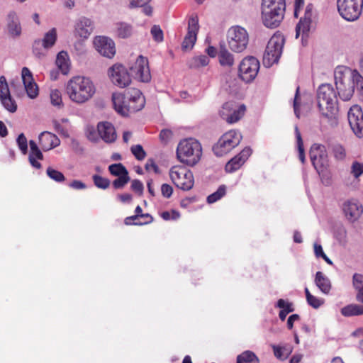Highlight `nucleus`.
<instances>
[{"mask_svg": "<svg viewBox=\"0 0 363 363\" xmlns=\"http://www.w3.org/2000/svg\"><path fill=\"white\" fill-rule=\"evenodd\" d=\"M69 186L76 190H81L86 188V185L79 180H73L69 184Z\"/></svg>", "mask_w": 363, "mask_h": 363, "instance_id": "nucleus-64", "label": "nucleus"}, {"mask_svg": "<svg viewBox=\"0 0 363 363\" xmlns=\"http://www.w3.org/2000/svg\"><path fill=\"white\" fill-rule=\"evenodd\" d=\"M162 195L165 198H169L172 195L173 188L168 184H163L161 186Z\"/></svg>", "mask_w": 363, "mask_h": 363, "instance_id": "nucleus-58", "label": "nucleus"}, {"mask_svg": "<svg viewBox=\"0 0 363 363\" xmlns=\"http://www.w3.org/2000/svg\"><path fill=\"white\" fill-rule=\"evenodd\" d=\"M277 307L281 308L282 310H285V311L292 310V311H294V308L292 306V304L284 299H279L277 301Z\"/></svg>", "mask_w": 363, "mask_h": 363, "instance_id": "nucleus-63", "label": "nucleus"}, {"mask_svg": "<svg viewBox=\"0 0 363 363\" xmlns=\"http://www.w3.org/2000/svg\"><path fill=\"white\" fill-rule=\"evenodd\" d=\"M310 158L317 172L319 174L323 172L328 165V155L325 146L313 144L310 150Z\"/></svg>", "mask_w": 363, "mask_h": 363, "instance_id": "nucleus-15", "label": "nucleus"}, {"mask_svg": "<svg viewBox=\"0 0 363 363\" xmlns=\"http://www.w3.org/2000/svg\"><path fill=\"white\" fill-rule=\"evenodd\" d=\"M354 76H356L354 79L357 91L361 96H363V77L357 70L356 73H354Z\"/></svg>", "mask_w": 363, "mask_h": 363, "instance_id": "nucleus-56", "label": "nucleus"}, {"mask_svg": "<svg viewBox=\"0 0 363 363\" xmlns=\"http://www.w3.org/2000/svg\"><path fill=\"white\" fill-rule=\"evenodd\" d=\"M286 8L285 0H262L261 19L269 28H275L281 23Z\"/></svg>", "mask_w": 363, "mask_h": 363, "instance_id": "nucleus-3", "label": "nucleus"}, {"mask_svg": "<svg viewBox=\"0 0 363 363\" xmlns=\"http://www.w3.org/2000/svg\"><path fill=\"white\" fill-rule=\"evenodd\" d=\"M126 98L131 113L141 110L145 106V98L138 89H128L126 91Z\"/></svg>", "mask_w": 363, "mask_h": 363, "instance_id": "nucleus-23", "label": "nucleus"}, {"mask_svg": "<svg viewBox=\"0 0 363 363\" xmlns=\"http://www.w3.org/2000/svg\"><path fill=\"white\" fill-rule=\"evenodd\" d=\"M129 180L130 177L128 174L122 175V177H118L113 181V185L116 189H121L128 182Z\"/></svg>", "mask_w": 363, "mask_h": 363, "instance_id": "nucleus-54", "label": "nucleus"}, {"mask_svg": "<svg viewBox=\"0 0 363 363\" xmlns=\"http://www.w3.org/2000/svg\"><path fill=\"white\" fill-rule=\"evenodd\" d=\"M8 28L13 36H18L21 32L18 17L16 12L11 11L8 14Z\"/></svg>", "mask_w": 363, "mask_h": 363, "instance_id": "nucleus-32", "label": "nucleus"}, {"mask_svg": "<svg viewBox=\"0 0 363 363\" xmlns=\"http://www.w3.org/2000/svg\"><path fill=\"white\" fill-rule=\"evenodd\" d=\"M172 132L170 130L164 129L160 133V138L162 143H167L172 138Z\"/></svg>", "mask_w": 363, "mask_h": 363, "instance_id": "nucleus-60", "label": "nucleus"}, {"mask_svg": "<svg viewBox=\"0 0 363 363\" xmlns=\"http://www.w3.org/2000/svg\"><path fill=\"white\" fill-rule=\"evenodd\" d=\"M313 248L314 253L316 257H322L328 264H333V262L324 253L323 247L320 244L315 242L313 244Z\"/></svg>", "mask_w": 363, "mask_h": 363, "instance_id": "nucleus-49", "label": "nucleus"}, {"mask_svg": "<svg viewBox=\"0 0 363 363\" xmlns=\"http://www.w3.org/2000/svg\"><path fill=\"white\" fill-rule=\"evenodd\" d=\"M314 281L315 285L322 293L325 294L330 293L332 288L330 280L323 272H316Z\"/></svg>", "mask_w": 363, "mask_h": 363, "instance_id": "nucleus-30", "label": "nucleus"}, {"mask_svg": "<svg viewBox=\"0 0 363 363\" xmlns=\"http://www.w3.org/2000/svg\"><path fill=\"white\" fill-rule=\"evenodd\" d=\"M56 65L63 74H67L70 69V60L67 52H60L56 57Z\"/></svg>", "mask_w": 363, "mask_h": 363, "instance_id": "nucleus-31", "label": "nucleus"}, {"mask_svg": "<svg viewBox=\"0 0 363 363\" xmlns=\"http://www.w3.org/2000/svg\"><path fill=\"white\" fill-rule=\"evenodd\" d=\"M317 103L320 113L333 118L337 113V93L330 84H321L317 90Z\"/></svg>", "mask_w": 363, "mask_h": 363, "instance_id": "nucleus-4", "label": "nucleus"}, {"mask_svg": "<svg viewBox=\"0 0 363 363\" xmlns=\"http://www.w3.org/2000/svg\"><path fill=\"white\" fill-rule=\"evenodd\" d=\"M344 316H352L363 314V306L357 304H350L341 309Z\"/></svg>", "mask_w": 363, "mask_h": 363, "instance_id": "nucleus-38", "label": "nucleus"}, {"mask_svg": "<svg viewBox=\"0 0 363 363\" xmlns=\"http://www.w3.org/2000/svg\"><path fill=\"white\" fill-rule=\"evenodd\" d=\"M349 124L353 133L358 137L363 136V113L358 105L352 106L347 114Z\"/></svg>", "mask_w": 363, "mask_h": 363, "instance_id": "nucleus-16", "label": "nucleus"}, {"mask_svg": "<svg viewBox=\"0 0 363 363\" xmlns=\"http://www.w3.org/2000/svg\"><path fill=\"white\" fill-rule=\"evenodd\" d=\"M202 147L200 143L194 138H186L181 140L177 148V157L183 164L194 166L201 160Z\"/></svg>", "mask_w": 363, "mask_h": 363, "instance_id": "nucleus-5", "label": "nucleus"}, {"mask_svg": "<svg viewBox=\"0 0 363 363\" xmlns=\"http://www.w3.org/2000/svg\"><path fill=\"white\" fill-rule=\"evenodd\" d=\"M93 30V21L84 16L80 17L74 25V35L82 39L88 38Z\"/></svg>", "mask_w": 363, "mask_h": 363, "instance_id": "nucleus-22", "label": "nucleus"}, {"mask_svg": "<svg viewBox=\"0 0 363 363\" xmlns=\"http://www.w3.org/2000/svg\"><path fill=\"white\" fill-rule=\"evenodd\" d=\"M307 300L308 303L314 308H319L323 304V299L319 298L313 295H311Z\"/></svg>", "mask_w": 363, "mask_h": 363, "instance_id": "nucleus-57", "label": "nucleus"}, {"mask_svg": "<svg viewBox=\"0 0 363 363\" xmlns=\"http://www.w3.org/2000/svg\"><path fill=\"white\" fill-rule=\"evenodd\" d=\"M150 33L155 42L161 43L163 41L164 34L160 26L154 25L150 29Z\"/></svg>", "mask_w": 363, "mask_h": 363, "instance_id": "nucleus-47", "label": "nucleus"}, {"mask_svg": "<svg viewBox=\"0 0 363 363\" xmlns=\"http://www.w3.org/2000/svg\"><path fill=\"white\" fill-rule=\"evenodd\" d=\"M295 135L296 138V143H297V148L298 151V157L299 160L302 163L305 162V154H304V148H303V144L302 138L301 135V133L298 128L297 126L295 127Z\"/></svg>", "mask_w": 363, "mask_h": 363, "instance_id": "nucleus-43", "label": "nucleus"}, {"mask_svg": "<svg viewBox=\"0 0 363 363\" xmlns=\"http://www.w3.org/2000/svg\"><path fill=\"white\" fill-rule=\"evenodd\" d=\"M57 40V31L55 28H52L45 34L43 39L35 42V49L37 46L42 45L44 48L48 49L54 45Z\"/></svg>", "mask_w": 363, "mask_h": 363, "instance_id": "nucleus-33", "label": "nucleus"}, {"mask_svg": "<svg viewBox=\"0 0 363 363\" xmlns=\"http://www.w3.org/2000/svg\"><path fill=\"white\" fill-rule=\"evenodd\" d=\"M108 75L113 84L121 88L128 86L131 82L128 70L120 64H116L111 67L108 69Z\"/></svg>", "mask_w": 363, "mask_h": 363, "instance_id": "nucleus-14", "label": "nucleus"}, {"mask_svg": "<svg viewBox=\"0 0 363 363\" xmlns=\"http://www.w3.org/2000/svg\"><path fill=\"white\" fill-rule=\"evenodd\" d=\"M151 0H128V7L130 9H135L139 6H145L148 4Z\"/></svg>", "mask_w": 363, "mask_h": 363, "instance_id": "nucleus-61", "label": "nucleus"}, {"mask_svg": "<svg viewBox=\"0 0 363 363\" xmlns=\"http://www.w3.org/2000/svg\"><path fill=\"white\" fill-rule=\"evenodd\" d=\"M245 110V105L238 106L233 102H227L223 105L219 114L228 123H234L244 116Z\"/></svg>", "mask_w": 363, "mask_h": 363, "instance_id": "nucleus-13", "label": "nucleus"}, {"mask_svg": "<svg viewBox=\"0 0 363 363\" xmlns=\"http://www.w3.org/2000/svg\"><path fill=\"white\" fill-rule=\"evenodd\" d=\"M161 217L165 220H176L179 218L180 213L175 210H172L170 211H164L161 213Z\"/></svg>", "mask_w": 363, "mask_h": 363, "instance_id": "nucleus-53", "label": "nucleus"}, {"mask_svg": "<svg viewBox=\"0 0 363 363\" xmlns=\"http://www.w3.org/2000/svg\"><path fill=\"white\" fill-rule=\"evenodd\" d=\"M259 359L252 351L246 350L237 357V363H259Z\"/></svg>", "mask_w": 363, "mask_h": 363, "instance_id": "nucleus-35", "label": "nucleus"}, {"mask_svg": "<svg viewBox=\"0 0 363 363\" xmlns=\"http://www.w3.org/2000/svg\"><path fill=\"white\" fill-rule=\"evenodd\" d=\"M131 189L133 191L141 194L143 191V184L140 181L135 179L132 182Z\"/></svg>", "mask_w": 363, "mask_h": 363, "instance_id": "nucleus-62", "label": "nucleus"}, {"mask_svg": "<svg viewBox=\"0 0 363 363\" xmlns=\"http://www.w3.org/2000/svg\"><path fill=\"white\" fill-rule=\"evenodd\" d=\"M0 101L4 108L10 113L17 110V104L10 94L8 83L4 76L0 77Z\"/></svg>", "mask_w": 363, "mask_h": 363, "instance_id": "nucleus-17", "label": "nucleus"}, {"mask_svg": "<svg viewBox=\"0 0 363 363\" xmlns=\"http://www.w3.org/2000/svg\"><path fill=\"white\" fill-rule=\"evenodd\" d=\"M274 356L280 359H286L292 352L293 347L290 345H284L283 346L272 345Z\"/></svg>", "mask_w": 363, "mask_h": 363, "instance_id": "nucleus-34", "label": "nucleus"}, {"mask_svg": "<svg viewBox=\"0 0 363 363\" xmlns=\"http://www.w3.org/2000/svg\"><path fill=\"white\" fill-rule=\"evenodd\" d=\"M351 174L355 178H358L363 174V164L357 162H354L351 167Z\"/></svg>", "mask_w": 363, "mask_h": 363, "instance_id": "nucleus-55", "label": "nucleus"}, {"mask_svg": "<svg viewBox=\"0 0 363 363\" xmlns=\"http://www.w3.org/2000/svg\"><path fill=\"white\" fill-rule=\"evenodd\" d=\"M65 91L73 103L83 104L94 96L96 86L89 77L79 75L68 80L65 86Z\"/></svg>", "mask_w": 363, "mask_h": 363, "instance_id": "nucleus-1", "label": "nucleus"}, {"mask_svg": "<svg viewBox=\"0 0 363 363\" xmlns=\"http://www.w3.org/2000/svg\"><path fill=\"white\" fill-rule=\"evenodd\" d=\"M135 213H136V215L135 216H130V217H128L125 219V223L126 225H131V224H134V225H142L143 223H139V222H134V223H132L131 221L132 220H138L139 217H150V219L152 220V217H150L148 214H141L142 213V208L140 206H138L135 208Z\"/></svg>", "mask_w": 363, "mask_h": 363, "instance_id": "nucleus-46", "label": "nucleus"}, {"mask_svg": "<svg viewBox=\"0 0 363 363\" xmlns=\"http://www.w3.org/2000/svg\"><path fill=\"white\" fill-rule=\"evenodd\" d=\"M199 29V19L196 16H192L189 19L188 32L184 39L182 48L184 50H191L196 41Z\"/></svg>", "mask_w": 363, "mask_h": 363, "instance_id": "nucleus-18", "label": "nucleus"}, {"mask_svg": "<svg viewBox=\"0 0 363 363\" xmlns=\"http://www.w3.org/2000/svg\"><path fill=\"white\" fill-rule=\"evenodd\" d=\"M99 136L95 131V129L93 127H89L86 129V137L87 138L92 142H97L99 140Z\"/></svg>", "mask_w": 363, "mask_h": 363, "instance_id": "nucleus-59", "label": "nucleus"}, {"mask_svg": "<svg viewBox=\"0 0 363 363\" xmlns=\"http://www.w3.org/2000/svg\"><path fill=\"white\" fill-rule=\"evenodd\" d=\"M209 63V58L206 55L196 56L190 59L188 65L190 68L198 69L207 66Z\"/></svg>", "mask_w": 363, "mask_h": 363, "instance_id": "nucleus-37", "label": "nucleus"}, {"mask_svg": "<svg viewBox=\"0 0 363 363\" xmlns=\"http://www.w3.org/2000/svg\"><path fill=\"white\" fill-rule=\"evenodd\" d=\"M311 21L301 18L296 28V38L302 35V39L307 35L310 29Z\"/></svg>", "mask_w": 363, "mask_h": 363, "instance_id": "nucleus-39", "label": "nucleus"}, {"mask_svg": "<svg viewBox=\"0 0 363 363\" xmlns=\"http://www.w3.org/2000/svg\"><path fill=\"white\" fill-rule=\"evenodd\" d=\"M130 70L132 76L142 82H149L151 80V74L148 60L146 57L140 55L130 66Z\"/></svg>", "mask_w": 363, "mask_h": 363, "instance_id": "nucleus-12", "label": "nucleus"}, {"mask_svg": "<svg viewBox=\"0 0 363 363\" xmlns=\"http://www.w3.org/2000/svg\"><path fill=\"white\" fill-rule=\"evenodd\" d=\"M226 193V186L221 185L218 187L216 191L211 194L207 197V202L208 203H213L220 200Z\"/></svg>", "mask_w": 363, "mask_h": 363, "instance_id": "nucleus-44", "label": "nucleus"}, {"mask_svg": "<svg viewBox=\"0 0 363 363\" xmlns=\"http://www.w3.org/2000/svg\"><path fill=\"white\" fill-rule=\"evenodd\" d=\"M113 32L120 38H128L134 33L133 26L124 21H118L113 24Z\"/></svg>", "mask_w": 363, "mask_h": 363, "instance_id": "nucleus-29", "label": "nucleus"}, {"mask_svg": "<svg viewBox=\"0 0 363 363\" xmlns=\"http://www.w3.org/2000/svg\"><path fill=\"white\" fill-rule=\"evenodd\" d=\"M218 59L221 67L226 69H231L235 65V57L225 45L220 47L218 52Z\"/></svg>", "mask_w": 363, "mask_h": 363, "instance_id": "nucleus-28", "label": "nucleus"}, {"mask_svg": "<svg viewBox=\"0 0 363 363\" xmlns=\"http://www.w3.org/2000/svg\"><path fill=\"white\" fill-rule=\"evenodd\" d=\"M352 283L358 292L357 299L363 303V275L357 273L354 274L352 277Z\"/></svg>", "mask_w": 363, "mask_h": 363, "instance_id": "nucleus-36", "label": "nucleus"}, {"mask_svg": "<svg viewBox=\"0 0 363 363\" xmlns=\"http://www.w3.org/2000/svg\"><path fill=\"white\" fill-rule=\"evenodd\" d=\"M97 132L100 138L107 143L114 142L117 138L114 126L108 121L99 122L97 125Z\"/></svg>", "mask_w": 363, "mask_h": 363, "instance_id": "nucleus-24", "label": "nucleus"}, {"mask_svg": "<svg viewBox=\"0 0 363 363\" xmlns=\"http://www.w3.org/2000/svg\"><path fill=\"white\" fill-rule=\"evenodd\" d=\"M260 64L255 57H244L238 66V77L246 83L252 82L257 77Z\"/></svg>", "mask_w": 363, "mask_h": 363, "instance_id": "nucleus-11", "label": "nucleus"}, {"mask_svg": "<svg viewBox=\"0 0 363 363\" xmlns=\"http://www.w3.org/2000/svg\"><path fill=\"white\" fill-rule=\"evenodd\" d=\"M227 41L230 50L240 53L247 48L249 35L244 28L238 26H233L228 30Z\"/></svg>", "mask_w": 363, "mask_h": 363, "instance_id": "nucleus-7", "label": "nucleus"}, {"mask_svg": "<svg viewBox=\"0 0 363 363\" xmlns=\"http://www.w3.org/2000/svg\"><path fill=\"white\" fill-rule=\"evenodd\" d=\"M169 175L172 182L183 191H189L194 186L193 173L183 166H173L169 171Z\"/></svg>", "mask_w": 363, "mask_h": 363, "instance_id": "nucleus-6", "label": "nucleus"}, {"mask_svg": "<svg viewBox=\"0 0 363 363\" xmlns=\"http://www.w3.org/2000/svg\"><path fill=\"white\" fill-rule=\"evenodd\" d=\"M28 159L30 164L33 167L36 169L41 168V164L37 161V160H42L43 159V155L40 149L30 151Z\"/></svg>", "mask_w": 363, "mask_h": 363, "instance_id": "nucleus-40", "label": "nucleus"}, {"mask_svg": "<svg viewBox=\"0 0 363 363\" xmlns=\"http://www.w3.org/2000/svg\"><path fill=\"white\" fill-rule=\"evenodd\" d=\"M108 169L111 174L118 177L128 174L126 168L121 163L111 164L108 167Z\"/></svg>", "mask_w": 363, "mask_h": 363, "instance_id": "nucleus-45", "label": "nucleus"}, {"mask_svg": "<svg viewBox=\"0 0 363 363\" xmlns=\"http://www.w3.org/2000/svg\"><path fill=\"white\" fill-rule=\"evenodd\" d=\"M96 50L103 56L112 58L116 54L115 43L112 39L105 36H97L94 40Z\"/></svg>", "mask_w": 363, "mask_h": 363, "instance_id": "nucleus-19", "label": "nucleus"}, {"mask_svg": "<svg viewBox=\"0 0 363 363\" xmlns=\"http://www.w3.org/2000/svg\"><path fill=\"white\" fill-rule=\"evenodd\" d=\"M284 38L280 34L274 35L269 40L263 57V63L271 67L279 61L284 45Z\"/></svg>", "mask_w": 363, "mask_h": 363, "instance_id": "nucleus-8", "label": "nucleus"}, {"mask_svg": "<svg viewBox=\"0 0 363 363\" xmlns=\"http://www.w3.org/2000/svg\"><path fill=\"white\" fill-rule=\"evenodd\" d=\"M92 178L94 184L98 188L106 189L109 186L110 181L108 179L96 174L94 175Z\"/></svg>", "mask_w": 363, "mask_h": 363, "instance_id": "nucleus-48", "label": "nucleus"}, {"mask_svg": "<svg viewBox=\"0 0 363 363\" xmlns=\"http://www.w3.org/2000/svg\"><path fill=\"white\" fill-rule=\"evenodd\" d=\"M354 73L356 70L345 66H338L335 69L336 89L340 98L344 101H350L354 94L356 86Z\"/></svg>", "mask_w": 363, "mask_h": 363, "instance_id": "nucleus-2", "label": "nucleus"}, {"mask_svg": "<svg viewBox=\"0 0 363 363\" xmlns=\"http://www.w3.org/2000/svg\"><path fill=\"white\" fill-rule=\"evenodd\" d=\"M39 144L43 151L50 150L60 144V140L55 134L45 131L39 135Z\"/></svg>", "mask_w": 363, "mask_h": 363, "instance_id": "nucleus-27", "label": "nucleus"}, {"mask_svg": "<svg viewBox=\"0 0 363 363\" xmlns=\"http://www.w3.org/2000/svg\"><path fill=\"white\" fill-rule=\"evenodd\" d=\"M21 78L27 96L31 99H35L39 94L38 86L28 67H25L22 69Z\"/></svg>", "mask_w": 363, "mask_h": 363, "instance_id": "nucleus-21", "label": "nucleus"}, {"mask_svg": "<svg viewBox=\"0 0 363 363\" xmlns=\"http://www.w3.org/2000/svg\"><path fill=\"white\" fill-rule=\"evenodd\" d=\"M131 152L138 160H142L145 157V152L140 145H136L131 147Z\"/></svg>", "mask_w": 363, "mask_h": 363, "instance_id": "nucleus-52", "label": "nucleus"}, {"mask_svg": "<svg viewBox=\"0 0 363 363\" xmlns=\"http://www.w3.org/2000/svg\"><path fill=\"white\" fill-rule=\"evenodd\" d=\"M251 154L252 150L250 147L244 148L238 155L235 156L226 164V172L231 173L240 169Z\"/></svg>", "mask_w": 363, "mask_h": 363, "instance_id": "nucleus-25", "label": "nucleus"}, {"mask_svg": "<svg viewBox=\"0 0 363 363\" xmlns=\"http://www.w3.org/2000/svg\"><path fill=\"white\" fill-rule=\"evenodd\" d=\"M333 153L334 157L338 160H342L346 156L345 148L339 144L334 145L333 147Z\"/></svg>", "mask_w": 363, "mask_h": 363, "instance_id": "nucleus-50", "label": "nucleus"}, {"mask_svg": "<svg viewBox=\"0 0 363 363\" xmlns=\"http://www.w3.org/2000/svg\"><path fill=\"white\" fill-rule=\"evenodd\" d=\"M16 143L21 152L26 155L28 150V141L23 133H21L18 135Z\"/></svg>", "mask_w": 363, "mask_h": 363, "instance_id": "nucleus-51", "label": "nucleus"}, {"mask_svg": "<svg viewBox=\"0 0 363 363\" xmlns=\"http://www.w3.org/2000/svg\"><path fill=\"white\" fill-rule=\"evenodd\" d=\"M46 174L50 179L56 182L61 183L65 181V177L64 174L61 172L51 167H48L47 168Z\"/></svg>", "mask_w": 363, "mask_h": 363, "instance_id": "nucleus-42", "label": "nucleus"}, {"mask_svg": "<svg viewBox=\"0 0 363 363\" xmlns=\"http://www.w3.org/2000/svg\"><path fill=\"white\" fill-rule=\"evenodd\" d=\"M242 139L240 132L235 130H231L225 133L219 139L218 143L213 146L214 153L219 157H222L235 147Z\"/></svg>", "mask_w": 363, "mask_h": 363, "instance_id": "nucleus-10", "label": "nucleus"}, {"mask_svg": "<svg viewBox=\"0 0 363 363\" xmlns=\"http://www.w3.org/2000/svg\"><path fill=\"white\" fill-rule=\"evenodd\" d=\"M50 102L52 106L61 108L63 107L62 94L58 89H52L50 94Z\"/></svg>", "mask_w": 363, "mask_h": 363, "instance_id": "nucleus-41", "label": "nucleus"}, {"mask_svg": "<svg viewBox=\"0 0 363 363\" xmlns=\"http://www.w3.org/2000/svg\"><path fill=\"white\" fill-rule=\"evenodd\" d=\"M337 7L342 18L347 21H354L362 12L363 0H337Z\"/></svg>", "mask_w": 363, "mask_h": 363, "instance_id": "nucleus-9", "label": "nucleus"}, {"mask_svg": "<svg viewBox=\"0 0 363 363\" xmlns=\"http://www.w3.org/2000/svg\"><path fill=\"white\" fill-rule=\"evenodd\" d=\"M113 106L116 111L123 116H127L131 113L129 108V104L126 98V94H123L119 92H115L112 94Z\"/></svg>", "mask_w": 363, "mask_h": 363, "instance_id": "nucleus-26", "label": "nucleus"}, {"mask_svg": "<svg viewBox=\"0 0 363 363\" xmlns=\"http://www.w3.org/2000/svg\"><path fill=\"white\" fill-rule=\"evenodd\" d=\"M342 211L346 219L354 223L361 217L363 213V206L358 201L350 199L343 203Z\"/></svg>", "mask_w": 363, "mask_h": 363, "instance_id": "nucleus-20", "label": "nucleus"}]
</instances>
